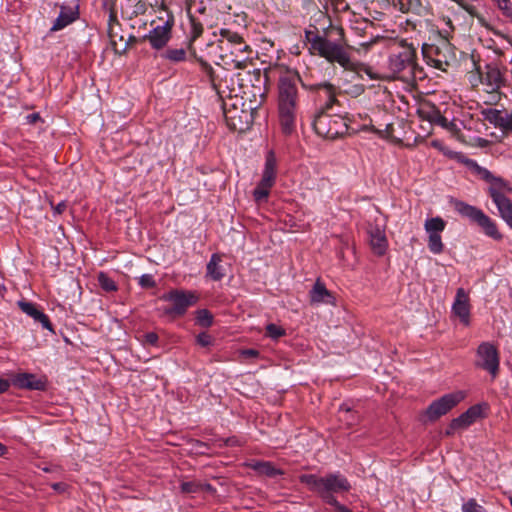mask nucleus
<instances>
[{
    "label": "nucleus",
    "instance_id": "5701e85b",
    "mask_svg": "<svg viewBox=\"0 0 512 512\" xmlns=\"http://www.w3.org/2000/svg\"><path fill=\"white\" fill-rule=\"evenodd\" d=\"M276 157L273 151L266 155L265 166L260 182L262 186L273 187L276 179Z\"/></svg>",
    "mask_w": 512,
    "mask_h": 512
},
{
    "label": "nucleus",
    "instance_id": "c85d7f7f",
    "mask_svg": "<svg viewBox=\"0 0 512 512\" xmlns=\"http://www.w3.org/2000/svg\"><path fill=\"white\" fill-rule=\"evenodd\" d=\"M219 35L221 39L219 40L220 48L229 49V46L234 45V43L242 40V36L237 32H233L230 29L222 28L220 29Z\"/></svg>",
    "mask_w": 512,
    "mask_h": 512
},
{
    "label": "nucleus",
    "instance_id": "6ab92c4d",
    "mask_svg": "<svg viewBox=\"0 0 512 512\" xmlns=\"http://www.w3.org/2000/svg\"><path fill=\"white\" fill-rule=\"evenodd\" d=\"M18 306L23 313L33 318L35 322H39L43 328L53 332L49 317L39 310L36 304L22 300L18 301Z\"/></svg>",
    "mask_w": 512,
    "mask_h": 512
},
{
    "label": "nucleus",
    "instance_id": "4be33fe9",
    "mask_svg": "<svg viewBox=\"0 0 512 512\" xmlns=\"http://www.w3.org/2000/svg\"><path fill=\"white\" fill-rule=\"evenodd\" d=\"M482 415V408L480 405H473L460 416L452 420V428L465 429L472 425Z\"/></svg>",
    "mask_w": 512,
    "mask_h": 512
},
{
    "label": "nucleus",
    "instance_id": "c03bdc74",
    "mask_svg": "<svg viewBox=\"0 0 512 512\" xmlns=\"http://www.w3.org/2000/svg\"><path fill=\"white\" fill-rule=\"evenodd\" d=\"M181 492L183 493H198L201 491V483L197 481L182 482L180 485Z\"/></svg>",
    "mask_w": 512,
    "mask_h": 512
},
{
    "label": "nucleus",
    "instance_id": "0e129e2a",
    "mask_svg": "<svg viewBox=\"0 0 512 512\" xmlns=\"http://www.w3.org/2000/svg\"><path fill=\"white\" fill-rule=\"evenodd\" d=\"M469 14H474V7L471 5H464L461 2H458Z\"/></svg>",
    "mask_w": 512,
    "mask_h": 512
},
{
    "label": "nucleus",
    "instance_id": "a19ab883",
    "mask_svg": "<svg viewBox=\"0 0 512 512\" xmlns=\"http://www.w3.org/2000/svg\"><path fill=\"white\" fill-rule=\"evenodd\" d=\"M497 128L501 129L504 133H512V111L502 114Z\"/></svg>",
    "mask_w": 512,
    "mask_h": 512
},
{
    "label": "nucleus",
    "instance_id": "aec40b11",
    "mask_svg": "<svg viewBox=\"0 0 512 512\" xmlns=\"http://www.w3.org/2000/svg\"><path fill=\"white\" fill-rule=\"evenodd\" d=\"M482 83L495 91L503 84V75L499 67L494 63L485 65L484 71L480 73Z\"/></svg>",
    "mask_w": 512,
    "mask_h": 512
},
{
    "label": "nucleus",
    "instance_id": "dca6fc26",
    "mask_svg": "<svg viewBox=\"0 0 512 512\" xmlns=\"http://www.w3.org/2000/svg\"><path fill=\"white\" fill-rule=\"evenodd\" d=\"M452 311L465 326L470 324L469 296L463 288H458L456 291Z\"/></svg>",
    "mask_w": 512,
    "mask_h": 512
},
{
    "label": "nucleus",
    "instance_id": "bf43d9fd",
    "mask_svg": "<svg viewBox=\"0 0 512 512\" xmlns=\"http://www.w3.org/2000/svg\"><path fill=\"white\" fill-rule=\"evenodd\" d=\"M52 488L58 492H64L66 489V484L62 482L52 484Z\"/></svg>",
    "mask_w": 512,
    "mask_h": 512
},
{
    "label": "nucleus",
    "instance_id": "9b49d317",
    "mask_svg": "<svg viewBox=\"0 0 512 512\" xmlns=\"http://www.w3.org/2000/svg\"><path fill=\"white\" fill-rule=\"evenodd\" d=\"M465 394L462 391L448 393L434 400L425 410V416L431 422L438 420L446 415L450 410L457 406L463 399Z\"/></svg>",
    "mask_w": 512,
    "mask_h": 512
},
{
    "label": "nucleus",
    "instance_id": "09e8293b",
    "mask_svg": "<svg viewBox=\"0 0 512 512\" xmlns=\"http://www.w3.org/2000/svg\"><path fill=\"white\" fill-rule=\"evenodd\" d=\"M138 283L144 289H149V288H153V287L156 286V282L154 280V277L151 274H143L139 278V282Z\"/></svg>",
    "mask_w": 512,
    "mask_h": 512
},
{
    "label": "nucleus",
    "instance_id": "c9c22d12",
    "mask_svg": "<svg viewBox=\"0 0 512 512\" xmlns=\"http://www.w3.org/2000/svg\"><path fill=\"white\" fill-rule=\"evenodd\" d=\"M196 321L200 326L208 328L213 324V315L207 309H200L196 312Z\"/></svg>",
    "mask_w": 512,
    "mask_h": 512
},
{
    "label": "nucleus",
    "instance_id": "a211bd4d",
    "mask_svg": "<svg viewBox=\"0 0 512 512\" xmlns=\"http://www.w3.org/2000/svg\"><path fill=\"white\" fill-rule=\"evenodd\" d=\"M310 303L312 305L329 304L335 305L334 295L326 288L325 284L320 280L314 283L309 292Z\"/></svg>",
    "mask_w": 512,
    "mask_h": 512
},
{
    "label": "nucleus",
    "instance_id": "79ce46f5",
    "mask_svg": "<svg viewBox=\"0 0 512 512\" xmlns=\"http://www.w3.org/2000/svg\"><path fill=\"white\" fill-rule=\"evenodd\" d=\"M462 512H487V510L471 498L462 505Z\"/></svg>",
    "mask_w": 512,
    "mask_h": 512
},
{
    "label": "nucleus",
    "instance_id": "0eeeda50",
    "mask_svg": "<svg viewBox=\"0 0 512 512\" xmlns=\"http://www.w3.org/2000/svg\"><path fill=\"white\" fill-rule=\"evenodd\" d=\"M455 211L470 222L477 224L482 232L495 241H501L503 234L499 231L496 222L476 206L457 200L454 203Z\"/></svg>",
    "mask_w": 512,
    "mask_h": 512
},
{
    "label": "nucleus",
    "instance_id": "2f4dec72",
    "mask_svg": "<svg viewBox=\"0 0 512 512\" xmlns=\"http://www.w3.org/2000/svg\"><path fill=\"white\" fill-rule=\"evenodd\" d=\"M186 55L185 48H167L160 54V57L171 63H180L186 60Z\"/></svg>",
    "mask_w": 512,
    "mask_h": 512
},
{
    "label": "nucleus",
    "instance_id": "c756f323",
    "mask_svg": "<svg viewBox=\"0 0 512 512\" xmlns=\"http://www.w3.org/2000/svg\"><path fill=\"white\" fill-rule=\"evenodd\" d=\"M252 468L259 474L268 477H275L283 474L281 469L276 468L271 462L268 461H258L253 464Z\"/></svg>",
    "mask_w": 512,
    "mask_h": 512
},
{
    "label": "nucleus",
    "instance_id": "a18cd8bd",
    "mask_svg": "<svg viewBox=\"0 0 512 512\" xmlns=\"http://www.w3.org/2000/svg\"><path fill=\"white\" fill-rule=\"evenodd\" d=\"M195 59L200 64L202 71L206 74V76L209 78V80L213 83L215 72H214L212 66L207 61H205L202 57H198L195 55Z\"/></svg>",
    "mask_w": 512,
    "mask_h": 512
},
{
    "label": "nucleus",
    "instance_id": "5fc2aeb1",
    "mask_svg": "<svg viewBox=\"0 0 512 512\" xmlns=\"http://www.w3.org/2000/svg\"><path fill=\"white\" fill-rule=\"evenodd\" d=\"M442 128L446 129L447 131L451 132L452 134H456L459 132V128L457 124L454 121H449L447 119V124L442 125Z\"/></svg>",
    "mask_w": 512,
    "mask_h": 512
},
{
    "label": "nucleus",
    "instance_id": "7ed1b4c3",
    "mask_svg": "<svg viewBox=\"0 0 512 512\" xmlns=\"http://www.w3.org/2000/svg\"><path fill=\"white\" fill-rule=\"evenodd\" d=\"M299 480L310 491L318 494L325 503L330 501V498H335V493L348 492L351 488L348 479L340 473H330L323 477L316 474H303L300 475Z\"/></svg>",
    "mask_w": 512,
    "mask_h": 512
},
{
    "label": "nucleus",
    "instance_id": "ddd939ff",
    "mask_svg": "<svg viewBox=\"0 0 512 512\" xmlns=\"http://www.w3.org/2000/svg\"><path fill=\"white\" fill-rule=\"evenodd\" d=\"M366 232L370 247L374 254L382 256L388 248V240L385 235V225L379 217H375L373 221H368Z\"/></svg>",
    "mask_w": 512,
    "mask_h": 512
},
{
    "label": "nucleus",
    "instance_id": "b1692460",
    "mask_svg": "<svg viewBox=\"0 0 512 512\" xmlns=\"http://www.w3.org/2000/svg\"><path fill=\"white\" fill-rule=\"evenodd\" d=\"M489 183L490 187L488 192L494 203L507 198L504 192H512L509 183L501 177L493 176V179H491Z\"/></svg>",
    "mask_w": 512,
    "mask_h": 512
},
{
    "label": "nucleus",
    "instance_id": "4d7b16f0",
    "mask_svg": "<svg viewBox=\"0 0 512 512\" xmlns=\"http://www.w3.org/2000/svg\"><path fill=\"white\" fill-rule=\"evenodd\" d=\"M201 491H206L210 494H214L216 489L209 483H201Z\"/></svg>",
    "mask_w": 512,
    "mask_h": 512
},
{
    "label": "nucleus",
    "instance_id": "393cba45",
    "mask_svg": "<svg viewBox=\"0 0 512 512\" xmlns=\"http://www.w3.org/2000/svg\"><path fill=\"white\" fill-rule=\"evenodd\" d=\"M395 8L402 13H413L423 16L427 12V8L422 4L421 0H390Z\"/></svg>",
    "mask_w": 512,
    "mask_h": 512
},
{
    "label": "nucleus",
    "instance_id": "49530a36",
    "mask_svg": "<svg viewBox=\"0 0 512 512\" xmlns=\"http://www.w3.org/2000/svg\"><path fill=\"white\" fill-rule=\"evenodd\" d=\"M196 342L201 347H209V346H212L214 344L215 340L207 332H202V333L197 335Z\"/></svg>",
    "mask_w": 512,
    "mask_h": 512
},
{
    "label": "nucleus",
    "instance_id": "e2e57ef3",
    "mask_svg": "<svg viewBox=\"0 0 512 512\" xmlns=\"http://www.w3.org/2000/svg\"><path fill=\"white\" fill-rule=\"evenodd\" d=\"M469 14H474V7L471 5H464L461 2H458Z\"/></svg>",
    "mask_w": 512,
    "mask_h": 512
},
{
    "label": "nucleus",
    "instance_id": "9d476101",
    "mask_svg": "<svg viewBox=\"0 0 512 512\" xmlns=\"http://www.w3.org/2000/svg\"><path fill=\"white\" fill-rule=\"evenodd\" d=\"M475 367L488 372L495 379L500 370V356L497 347L491 342H482L476 350Z\"/></svg>",
    "mask_w": 512,
    "mask_h": 512
},
{
    "label": "nucleus",
    "instance_id": "20e7f679",
    "mask_svg": "<svg viewBox=\"0 0 512 512\" xmlns=\"http://www.w3.org/2000/svg\"><path fill=\"white\" fill-rule=\"evenodd\" d=\"M306 38L311 44V49L328 62L337 63L345 70H355V63L341 44L317 34L312 35L310 31L306 32Z\"/></svg>",
    "mask_w": 512,
    "mask_h": 512
},
{
    "label": "nucleus",
    "instance_id": "052dcab7",
    "mask_svg": "<svg viewBox=\"0 0 512 512\" xmlns=\"http://www.w3.org/2000/svg\"><path fill=\"white\" fill-rule=\"evenodd\" d=\"M243 355L248 357H256L258 355V351L254 349H247L243 351Z\"/></svg>",
    "mask_w": 512,
    "mask_h": 512
},
{
    "label": "nucleus",
    "instance_id": "2eb2a0df",
    "mask_svg": "<svg viewBox=\"0 0 512 512\" xmlns=\"http://www.w3.org/2000/svg\"><path fill=\"white\" fill-rule=\"evenodd\" d=\"M174 26L173 17L168 18L161 25L154 27L144 39H147L151 47L155 50L163 49L172 36V28Z\"/></svg>",
    "mask_w": 512,
    "mask_h": 512
},
{
    "label": "nucleus",
    "instance_id": "6e6552de",
    "mask_svg": "<svg viewBox=\"0 0 512 512\" xmlns=\"http://www.w3.org/2000/svg\"><path fill=\"white\" fill-rule=\"evenodd\" d=\"M329 109L317 108L312 126L320 137L334 140L346 134L348 126L343 118L327 113Z\"/></svg>",
    "mask_w": 512,
    "mask_h": 512
},
{
    "label": "nucleus",
    "instance_id": "f3484780",
    "mask_svg": "<svg viewBox=\"0 0 512 512\" xmlns=\"http://www.w3.org/2000/svg\"><path fill=\"white\" fill-rule=\"evenodd\" d=\"M79 17L78 5L71 7L67 5L60 6V13L54 21L50 31L55 32L64 29Z\"/></svg>",
    "mask_w": 512,
    "mask_h": 512
},
{
    "label": "nucleus",
    "instance_id": "603ef678",
    "mask_svg": "<svg viewBox=\"0 0 512 512\" xmlns=\"http://www.w3.org/2000/svg\"><path fill=\"white\" fill-rule=\"evenodd\" d=\"M159 337L155 332H148L144 335L143 343L145 345L156 346L158 343Z\"/></svg>",
    "mask_w": 512,
    "mask_h": 512
},
{
    "label": "nucleus",
    "instance_id": "72a5a7b5",
    "mask_svg": "<svg viewBox=\"0 0 512 512\" xmlns=\"http://www.w3.org/2000/svg\"><path fill=\"white\" fill-rule=\"evenodd\" d=\"M502 114V111L493 108H486L481 111L483 119L493 124L495 127H498Z\"/></svg>",
    "mask_w": 512,
    "mask_h": 512
},
{
    "label": "nucleus",
    "instance_id": "e433bc0d",
    "mask_svg": "<svg viewBox=\"0 0 512 512\" xmlns=\"http://www.w3.org/2000/svg\"><path fill=\"white\" fill-rule=\"evenodd\" d=\"M98 283L100 287L107 291L112 292L117 290V285L113 279H111L106 273L100 272L98 274Z\"/></svg>",
    "mask_w": 512,
    "mask_h": 512
},
{
    "label": "nucleus",
    "instance_id": "ea45409f",
    "mask_svg": "<svg viewBox=\"0 0 512 512\" xmlns=\"http://www.w3.org/2000/svg\"><path fill=\"white\" fill-rule=\"evenodd\" d=\"M228 50L230 51L231 55H235L236 57L240 54H249L251 52L250 46L247 45L243 39L234 43V45L229 46Z\"/></svg>",
    "mask_w": 512,
    "mask_h": 512
},
{
    "label": "nucleus",
    "instance_id": "423d86ee",
    "mask_svg": "<svg viewBox=\"0 0 512 512\" xmlns=\"http://www.w3.org/2000/svg\"><path fill=\"white\" fill-rule=\"evenodd\" d=\"M422 55L428 65L442 71L456 61L454 46L441 35L435 42L422 45Z\"/></svg>",
    "mask_w": 512,
    "mask_h": 512
},
{
    "label": "nucleus",
    "instance_id": "de8ad7c7",
    "mask_svg": "<svg viewBox=\"0 0 512 512\" xmlns=\"http://www.w3.org/2000/svg\"><path fill=\"white\" fill-rule=\"evenodd\" d=\"M502 13L512 20V3L510 0H494Z\"/></svg>",
    "mask_w": 512,
    "mask_h": 512
},
{
    "label": "nucleus",
    "instance_id": "69168bd1",
    "mask_svg": "<svg viewBox=\"0 0 512 512\" xmlns=\"http://www.w3.org/2000/svg\"><path fill=\"white\" fill-rule=\"evenodd\" d=\"M112 21H115L117 22L115 16L113 14L110 15V23H109V34H110V37L112 38V29H113V26H112Z\"/></svg>",
    "mask_w": 512,
    "mask_h": 512
},
{
    "label": "nucleus",
    "instance_id": "3c124183",
    "mask_svg": "<svg viewBox=\"0 0 512 512\" xmlns=\"http://www.w3.org/2000/svg\"><path fill=\"white\" fill-rule=\"evenodd\" d=\"M326 503L333 507L334 512H352L348 507L342 505L336 498H330V501Z\"/></svg>",
    "mask_w": 512,
    "mask_h": 512
},
{
    "label": "nucleus",
    "instance_id": "cd10ccee",
    "mask_svg": "<svg viewBox=\"0 0 512 512\" xmlns=\"http://www.w3.org/2000/svg\"><path fill=\"white\" fill-rule=\"evenodd\" d=\"M460 161L482 180L489 183L493 179L494 175L488 169L478 165L475 160L463 156Z\"/></svg>",
    "mask_w": 512,
    "mask_h": 512
},
{
    "label": "nucleus",
    "instance_id": "412c9836",
    "mask_svg": "<svg viewBox=\"0 0 512 512\" xmlns=\"http://www.w3.org/2000/svg\"><path fill=\"white\" fill-rule=\"evenodd\" d=\"M13 383L20 389L43 391L46 388V381L31 373H20L16 375Z\"/></svg>",
    "mask_w": 512,
    "mask_h": 512
},
{
    "label": "nucleus",
    "instance_id": "774afa93",
    "mask_svg": "<svg viewBox=\"0 0 512 512\" xmlns=\"http://www.w3.org/2000/svg\"><path fill=\"white\" fill-rule=\"evenodd\" d=\"M205 446H206L205 443H203L201 441L196 442V447H198V448L205 447Z\"/></svg>",
    "mask_w": 512,
    "mask_h": 512
},
{
    "label": "nucleus",
    "instance_id": "58836bf2",
    "mask_svg": "<svg viewBox=\"0 0 512 512\" xmlns=\"http://www.w3.org/2000/svg\"><path fill=\"white\" fill-rule=\"evenodd\" d=\"M285 334V329L274 323H270L266 326V335L273 340H277L280 337L284 336Z\"/></svg>",
    "mask_w": 512,
    "mask_h": 512
},
{
    "label": "nucleus",
    "instance_id": "338daca9",
    "mask_svg": "<svg viewBox=\"0 0 512 512\" xmlns=\"http://www.w3.org/2000/svg\"><path fill=\"white\" fill-rule=\"evenodd\" d=\"M7 452V447L0 442V457L4 456Z\"/></svg>",
    "mask_w": 512,
    "mask_h": 512
},
{
    "label": "nucleus",
    "instance_id": "f257e3e1",
    "mask_svg": "<svg viewBox=\"0 0 512 512\" xmlns=\"http://www.w3.org/2000/svg\"><path fill=\"white\" fill-rule=\"evenodd\" d=\"M304 82L296 71H287L278 82V113L283 133L291 134L296 125L298 108L297 84Z\"/></svg>",
    "mask_w": 512,
    "mask_h": 512
},
{
    "label": "nucleus",
    "instance_id": "1a4fd4ad",
    "mask_svg": "<svg viewBox=\"0 0 512 512\" xmlns=\"http://www.w3.org/2000/svg\"><path fill=\"white\" fill-rule=\"evenodd\" d=\"M198 299V295L193 291L172 289L161 296V300L171 303L170 306L163 308V313L171 317H181L189 307L197 303Z\"/></svg>",
    "mask_w": 512,
    "mask_h": 512
},
{
    "label": "nucleus",
    "instance_id": "39448f33",
    "mask_svg": "<svg viewBox=\"0 0 512 512\" xmlns=\"http://www.w3.org/2000/svg\"><path fill=\"white\" fill-rule=\"evenodd\" d=\"M306 38L311 44V49L328 62L337 63L345 70H355V63L341 44L317 34L312 35L310 31L306 32Z\"/></svg>",
    "mask_w": 512,
    "mask_h": 512
},
{
    "label": "nucleus",
    "instance_id": "864d4df0",
    "mask_svg": "<svg viewBox=\"0 0 512 512\" xmlns=\"http://www.w3.org/2000/svg\"><path fill=\"white\" fill-rule=\"evenodd\" d=\"M25 120L27 124L34 125L37 122L41 121V116L39 113H31L25 117Z\"/></svg>",
    "mask_w": 512,
    "mask_h": 512
},
{
    "label": "nucleus",
    "instance_id": "f704fd0d",
    "mask_svg": "<svg viewBox=\"0 0 512 512\" xmlns=\"http://www.w3.org/2000/svg\"><path fill=\"white\" fill-rule=\"evenodd\" d=\"M428 248L433 254H441L444 250L441 234L428 235Z\"/></svg>",
    "mask_w": 512,
    "mask_h": 512
},
{
    "label": "nucleus",
    "instance_id": "6e6d98bb",
    "mask_svg": "<svg viewBox=\"0 0 512 512\" xmlns=\"http://www.w3.org/2000/svg\"><path fill=\"white\" fill-rule=\"evenodd\" d=\"M9 387V380L0 377V394L5 393L9 389Z\"/></svg>",
    "mask_w": 512,
    "mask_h": 512
},
{
    "label": "nucleus",
    "instance_id": "7c9ffc66",
    "mask_svg": "<svg viewBox=\"0 0 512 512\" xmlns=\"http://www.w3.org/2000/svg\"><path fill=\"white\" fill-rule=\"evenodd\" d=\"M501 218L512 229V201L509 198L502 199L495 203Z\"/></svg>",
    "mask_w": 512,
    "mask_h": 512
},
{
    "label": "nucleus",
    "instance_id": "13d9d810",
    "mask_svg": "<svg viewBox=\"0 0 512 512\" xmlns=\"http://www.w3.org/2000/svg\"><path fill=\"white\" fill-rule=\"evenodd\" d=\"M66 208H67V204H66V202L61 201V202H59V203L55 206L54 210H55V212H56L57 214H61V213H63V212L66 210Z\"/></svg>",
    "mask_w": 512,
    "mask_h": 512
},
{
    "label": "nucleus",
    "instance_id": "473e14b6",
    "mask_svg": "<svg viewBox=\"0 0 512 512\" xmlns=\"http://www.w3.org/2000/svg\"><path fill=\"white\" fill-rule=\"evenodd\" d=\"M446 227V222L439 216L428 218L425 221L424 229L429 234H441Z\"/></svg>",
    "mask_w": 512,
    "mask_h": 512
},
{
    "label": "nucleus",
    "instance_id": "bb28decb",
    "mask_svg": "<svg viewBox=\"0 0 512 512\" xmlns=\"http://www.w3.org/2000/svg\"><path fill=\"white\" fill-rule=\"evenodd\" d=\"M221 256L217 253L212 254L210 261L206 267V276L214 281H220L225 276L223 267L221 266Z\"/></svg>",
    "mask_w": 512,
    "mask_h": 512
},
{
    "label": "nucleus",
    "instance_id": "8fccbe9b",
    "mask_svg": "<svg viewBox=\"0 0 512 512\" xmlns=\"http://www.w3.org/2000/svg\"><path fill=\"white\" fill-rule=\"evenodd\" d=\"M191 27V41H193L203 33V25L200 22L196 21L194 18H191Z\"/></svg>",
    "mask_w": 512,
    "mask_h": 512
},
{
    "label": "nucleus",
    "instance_id": "37998d69",
    "mask_svg": "<svg viewBox=\"0 0 512 512\" xmlns=\"http://www.w3.org/2000/svg\"><path fill=\"white\" fill-rule=\"evenodd\" d=\"M271 188L272 187L262 186V183L259 182L253 191V196H254L255 201L261 202V201L265 200L268 197Z\"/></svg>",
    "mask_w": 512,
    "mask_h": 512
},
{
    "label": "nucleus",
    "instance_id": "4c0bfd02",
    "mask_svg": "<svg viewBox=\"0 0 512 512\" xmlns=\"http://www.w3.org/2000/svg\"><path fill=\"white\" fill-rule=\"evenodd\" d=\"M340 418L347 421L348 424H353L358 420V417L354 414L352 409L343 403L339 408Z\"/></svg>",
    "mask_w": 512,
    "mask_h": 512
},
{
    "label": "nucleus",
    "instance_id": "680f3d73",
    "mask_svg": "<svg viewBox=\"0 0 512 512\" xmlns=\"http://www.w3.org/2000/svg\"><path fill=\"white\" fill-rule=\"evenodd\" d=\"M452 427H453V426H452V421H451V422H450V424H449V426H448V428H447V429H446V431H445V434H446L447 436H451V435H453V434H454V432H455L456 430H459V429H460V428H452Z\"/></svg>",
    "mask_w": 512,
    "mask_h": 512
},
{
    "label": "nucleus",
    "instance_id": "a878e982",
    "mask_svg": "<svg viewBox=\"0 0 512 512\" xmlns=\"http://www.w3.org/2000/svg\"><path fill=\"white\" fill-rule=\"evenodd\" d=\"M418 114L423 120H427L431 124L441 127L447 124V118L441 114L440 110L435 105H423L418 110Z\"/></svg>",
    "mask_w": 512,
    "mask_h": 512
},
{
    "label": "nucleus",
    "instance_id": "f8f14e48",
    "mask_svg": "<svg viewBox=\"0 0 512 512\" xmlns=\"http://www.w3.org/2000/svg\"><path fill=\"white\" fill-rule=\"evenodd\" d=\"M223 110L227 125L235 131H246L253 124V108L249 110L239 109L236 104H233V107L228 109L224 104Z\"/></svg>",
    "mask_w": 512,
    "mask_h": 512
},
{
    "label": "nucleus",
    "instance_id": "4468645a",
    "mask_svg": "<svg viewBox=\"0 0 512 512\" xmlns=\"http://www.w3.org/2000/svg\"><path fill=\"white\" fill-rule=\"evenodd\" d=\"M302 87L313 92L320 102L318 108L330 109L337 102V88L330 82L307 84L302 82Z\"/></svg>",
    "mask_w": 512,
    "mask_h": 512
},
{
    "label": "nucleus",
    "instance_id": "f03ea898",
    "mask_svg": "<svg viewBox=\"0 0 512 512\" xmlns=\"http://www.w3.org/2000/svg\"><path fill=\"white\" fill-rule=\"evenodd\" d=\"M416 58V48L412 44L402 41L397 50L388 57L386 76L406 82L415 80L420 71Z\"/></svg>",
    "mask_w": 512,
    "mask_h": 512
}]
</instances>
